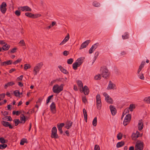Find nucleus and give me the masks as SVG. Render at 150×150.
I'll list each match as a JSON object with an SVG mask.
<instances>
[{
    "label": "nucleus",
    "mask_w": 150,
    "mask_h": 150,
    "mask_svg": "<svg viewBox=\"0 0 150 150\" xmlns=\"http://www.w3.org/2000/svg\"><path fill=\"white\" fill-rule=\"evenodd\" d=\"M94 49L92 46L89 50V54L92 53L94 50Z\"/></svg>",
    "instance_id": "6e6d98bb"
},
{
    "label": "nucleus",
    "mask_w": 150,
    "mask_h": 150,
    "mask_svg": "<svg viewBox=\"0 0 150 150\" xmlns=\"http://www.w3.org/2000/svg\"><path fill=\"white\" fill-rule=\"evenodd\" d=\"M82 100L83 102L84 103H86L87 101V100L86 98V97L84 96L82 97Z\"/></svg>",
    "instance_id": "13d9d810"
},
{
    "label": "nucleus",
    "mask_w": 150,
    "mask_h": 150,
    "mask_svg": "<svg viewBox=\"0 0 150 150\" xmlns=\"http://www.w3.org/2000/svg\"><path fill=\"white\" fill-rule=\"evenodd\" d=\"M51 137L54 139L58 138L59 137L58 135L57 134V129L56 127H54L52 129V133Z\"/></svg>",
    "instance_id": "20e7f679"
},
{
    "label": "nucleus",
    "mask_w": 150,
    "mask_h": 150,
    "mask_svg": "<svg viewBox=\"0 0 150 150\" xmlns=\"http://www.w3.org/2000/svg\"><path fill=\"white\" fill-rule=\"evenodd\" d=\"M129 35L128 33H126L123 35H122V39H127L129 38Z\"/></svg>",
    "instance_id": "4c0bfd02"
},
{
    "label": "nucleus",
    "mask_w": 150,
    "mask_h": 150,
    "mask_svg": "<svg viewBox=\"0 0 150 150\" xmlns=\"http://www.w3.org/2000/svg\"><path fill=\"white\" fill-rule=\"evenodd\" d=\"M97 118L96 117H95L94 118L92 122V124L94 126H96L97 125Z\"/></svg>",
    "instance_id": "f704fd0d"
},
{
    "label": "nucleus",
    "mask_w": 150,
    "mask_h": 150,
    "mask_svg": "<svg viewBox=\"0 0 150 150\" xmlns=\"http://www.w3.org/2000/svg\"><path fill=\"white\" fill-rule=\"evenodd\" d=\"M50 109L51 111L53 114H54L56 112V109L55 104L54 102H52L50 106Z\"/></svg>",
    "instance_id": "9d476101"
},
{
    "label": "nucleus",
    "mask_w": 150,
    "mask_h": 150,
    "mask_svg": "<svg viewBox=\"0 0 150 150\" xmlns=\"http://www.w3.org/2000/svg\"><path fill=\"white\" fill-rule=\"evenodd\" d=\"M91 41L90 40H87L83 43L79 48L80 50H81L83 48L86 47L90 43Z\"/></svg>",
    "instance_id": "9b49d317"
},
{
    "label": "nucleus",
    "mask_w": 150,
    "mask_h": 150,
    "mask_svg": "<svg viewBox=\"0 0 150 150\" xmlns=\"http://www.w3.org/2000/svg\"><path fill=\"white\" fill-rule=\"evenodd\" d=\"M14 84H15L14 83L13 81L8 82L5 85L4 88H5L6 89L7 88L8 86L13 85Z\"/></svg>",
    "instance_id": "a878e982"
},
{
    "label": "nucleus",
    "mask_w": 150,
    "mask_h": 150,
    "mask_svg": "<svg viewBox=\"0 0 150 150\" xmlns=\"http://www.w3.org/2000/svg\"><path fill=\"white\" fill-rule=\"evenodd\" d=\"M143 127V123L142 120H139L138 125V129L139 130H142Z\"/></svg>",
    "instance_id": "a211bd4d"
},
{
    "label": "nucleus",
    "mask_w": 150,
    "mask_h": 150,
    "mask_svg": "<svg viewBox=\"0 0 150 150\" xmlns=\"http://www.w3.org/2000/svg\"><path fill=\"white\" fill-rule=\"evenodd\" d=\"M142 136V134H140L139 132L137 131L136 133H134L132 135V138L133 140H135L139 137H141Z\"/></svg>",
    "instance_id": "ddd939ff"
},
{
    "label": "nucleus",
    "mask_w": 150,
    "mask_h": 150,
    "mask_svg": "<svg viewBox=\"0 0 150 150\" xmlns=\"http://www.w3.org/2000/svg\"><path fill=\"white\" fill-rule=\"evenodd\" d=\"M12 63V61L11 60H8L7 61L1 62V65L2 66H6L11 64Z\"/></svg>",
    "instance_id": "4be33fe9"
},
{
    "label": "nucleus",
    "mask_w": 150,
    "mask_h": 150,
    "mask_svg": "<svg viewBox=\"0 0 150 150\" xmlns=\"http://www.w3.org/2000/svg\"><path fill=\"white\" fill-rule=\"evenodd\" d=\"M101 76L100 74H98L94 77V79L96 80H99L101 79Z\"/></svg>",
    "instance_id": "ea45409f"
},
{
    "label": "nucleus",
    "mask_w": 150,
    "mask_h": 150,
    "mask_svg": "<svg viewBox=\"0 0 150 150\" xmlns=\"http://www.w3.org/2000/svg\"><path fill=\"white\" fill-rule=\"evenodd\" d=\"M96 105L98 109L100 110L101 109L102 104L100 99V97L99 94H98L96 97Z\"/></svg>",
    "instance_id": "423d86ee"
},
{
    "label": "nucleus",
    "mask_w": 150,
    "mask_h": 150,
    "mask_svg": "<svg viewBox=\"0 0 150 150\" xmlns=\"http://www.w3.org/2000/svg\"><path fill=\"white\" fill-rule=\"evenodd\" d=\"M110 109L112 114L113 115H114L116 113V110L115 108L113 106L110 105Z\"/></svg>",
    "instance_id": "2eb2a0df"
},
{
    "label": "nucleus",
    "mask_w": 150,
    "mask_h": 150,
    "mask_svg": "<svg viewBox=\"0 0 150 150\" xmlns=\"http://www.w3.org/2000/svg\"><path fill=\"white\" fill-rule=\"evenodd\" d=\"M63 90V86L62 84L60 86L56 84L54 85L52 88L53 91L55 93H59Z\"/></svg>",
    "instance_id": "7ed1b4c3"
},
{
    "label": "nucleus",
    "mask_w": 150,
    "mask_h": 150,
    "mask_svg": "<svg viewBox=\"0 0 150 150\" xmlns=\"http://www.w3.org/2000/svg\"><path fill=\"white\" fill-rule=\"evenodd\" d=\"M128 112H129L128 109H126L124 110V111L123 113H122V114L125 115L126 113H127Z\"/></svg>",
    "instance_id": "e2e57ef3"
},
{
    "label": "nucleus",
    "mask_w": 150,
    "mask_h": 150,
    "mask_svg": "<svg viewBox=\"0 0 150 150\" xmlns=\"http://www.w3.org/2000/svg\"><path fill=\"white\" fill-rule=\"evenodd\" d=\"M21 123H24L25 122V117L23 114H22L20 116Z\"/></svg>",
    "instance_id": "b1692460"
},
{
    "label": "nucleus",
    "mask_w": 150,
    "mask_h": 150,
    "mask_svg": "<svg viewBox=\"0 0 150 150\" xmlns=\"http://www.w3.org/2000/svg\"><path fill=\"white\" fill-rule=\"evenodd\" d=\"M43 65V63L42 62L39 63L35 65L33 69V72L34 75H36L39 72Z\"/></svg>",
    "instance_id": "f03ea898"
},
{
    "label": "nucleus",
    "mask_w": 150,
    "mask_h": 150,
    "mask_svg": "<svg viewBox=\"0 0 150 150\" xmlns=\"http://www.w3.org/2000/svg\"><path fill=\"white\" fill-rule=\"evenodd\" d=\"M15 13V14L18 16H20L21 14V12L18 10L16 11Z\"/></svg>",
    "instance_id": "864d4df0"
},
{
    "label": "nucleus",
    "mask_w": 150,
    "mask_h": 150,
    "mask_svg": "<svg viewBox=\"0 0 150 150\" xmlns=\"http://www.w3.org/2000/svg\"><path fill=\"white\" fill-rule=\"evenodd\" d=\"M25 15L28 17L33 18V14L31 13L26 12L25 13Z\"/></svg>",
    "instance_id": "2f4dec72"
},
{
    "label": "nucleus",
    "mask_w": 150,
    "mask_h": 150,
    "mask_svg": "<svg viewBox=\"0 0 150 150\" xmlns=\"http://www.w3.org/2000/svg\"><path fill=\"white\" fill-rule=\"evenodd\" d=\"M18 85L21 87H22L23 86V84L21 82H18Z\"/></svg>",
    "instance_id": "774afa93"
},
{
    "label": "nucleus",
    "mask_w": 150,
    "mask_h": 150,
    "mask_svg": "<svg viewBox=\"0 0 150 150\" xmlns=\"http://www.w3.org/2000/svg\"><path fill=\"white\" fill-rule=\"evenodd\" d=\"M74 60L73 59L70 58L67 60V63L68 64H71L73 62Z\"/></svg>",
    "instance_id": "79ce46f5"
},
{
    "label": "nucleus",
    "mask_w": 150,
    "mask_h": 150,
    "mask_svg": "<svg viewBox=\"0 0 150 150\" xmlns=\"http://www.w3.org/2000/svg\"><path fill=\"white\" fill-rule=\"evenodd\" d=\"M19 44H20L21 46H25L26 45L25 43L23 40H21L19 42Z\"/></svg>",
    "instance_id": "58836bf2"
},
{
    "label": "nucleus",
    "mask_w": 150,
    "mask_h": 150,
    "mask_svg": "<svg viewBox=\"0 0 150 150\" xmlns=\"http://www.w3.org/2000/svg\"><path fill=\"white\" fill-rule=\"evenodd\" d=\"M135 106L133 104H131L130 105L129 109L131 111H132L133 109L135 108Z\"/></svg>",
    "instance_id": "09e8293b"
},
{
    "label": "nucleus",
    "mask_w": 150,
    "mask_h": 150,
    "mask_svg": "<svg viewBox=\"0 0 150 150\" xmlns=\"http://www.w3.org/2000/svg\"><path fill=\"white\" fill-rule=\"evenodd\" d=\"M15 123V125L16 126L18 125L19 123H21L20 121L18 119H15L13 120Z\"/></svg>",
    "instance_id": "c9c22d12"
},
{
    "label": "nucleus",
    "mask_w": 150,
    "mask_h": 150,
    "mask_svg": "<svg viewBox=\"0 0 150 150\" xmlns=\"http://www.w3.org/2000/svg\"><path fill=\"white\" fill-rule=\"evenodd\" d=\"M131 119V115L130 114L127 115L125 117L123 124L124 126H126L128 124Z\"/></svg>",
    "instance_id": "0eeeda50"
},
{
    "label": "nucleus",
    "mask_w": 150,
    "mask_h": 150,
    "mask_svg": "<svg viewBox=\"0 0 150 150\" xmlns=\"http://www.w3.org/2000/svg\"><path fill=\"white\" fill-rule=\"evenodd\" d=\"M73 124V122L70 121H67L66 123V125L65 126V128L67 129H69L71 126Z\"/></svg>",
    "instance_id": "6ab92c4d"
},
{
    "label": "nucleus",
    "mask_w": 150,
    "mask_h": 150,
    "mask_svg": "<svg viewBox=\"0 0 150 150\" xmlns=\"http://www.w3.org/2000/svg\"><path fill=\"white\" fill-rule=\"evenodd\" d=\"M69 37H70L69 35V34L68 33L67 34V35L65 37L64 40L61 43H60L59 45H62L65 43L69 40Z\"/></svg>",
    "instance_id": "aec40b11"
},
{
    "label": "nucleus",
    "mask_w": 150,
    "mask_h": 150,
    "mask_svg": "<svg viewBox=\"0 0 150 150\" xmlns=\"http://www.w3.org/2000/svg\"><path fill=\"white\" fill-rule=\"evenodd\" d=\"M139 78L140 79H142V80H144V76L143 74H142L141 75H139Z\"/></svg>",
    "instance_id": "680f3d73"
},
{
    "label": "nucleus",
    "mask_w": 150,
    "mask_h": 150,
    "mask_svg": "<svg viewBox=\"0 0 150 150\" xmlns=\"http://www.w3.org/2000/svg\"><path fill=\"white\" fill-rule=\"evenodd\" d=\"M9 45H8L7 43H6L3 46L2 49L4 51L8 50L10 48Z\"/></svg>",
    "instance_id": "393cba45"
},
{
    "label": "nucleus",
    "mask_w": 150,
    "mask_h": 150,
    "mask_svg": "<svg viewBox=\"0 0 150 150\" xmlns=\"http://www.w3.org/2000/svg\"><path fill=\"white\" fill-rule=\"evenodd\" d=\"M21 59L19 58L16 60L15 61L13 62V64H16L20 62L21 61Z\"/></svg>",
    "instance_id": "49530a36"
},
{
    "label": "nucleus",
    "mask_w": 150,
    "mask_h": 150,
    "mask_svg": "<svg viewBox=\"0 0 150 150\" xmlns=\"http://www.w3.org/2000/svg\"><path fill=\"white\" fill-rule=\"evenodd\" d=\"M122 146V142H118L116 145V147L119 148Z\"/></svg>",
    "instance_id": "de8ad7c7"
},
{
    "label": "nucleus",
    "mask_w": 150,
    "mask_h": 150,
    "mask_svg": "<svg viewBox=\"0 0 150 150\" xmlns=\"http://www.w3.org/2000/svg\"><path fill=\"white\" fill-rule=\"evenodd\" d=\"M7 146L6 144H0V149H5Z\"/></svg>",
    "instance_id": "a19ab883"
},
{
    "label": "nucleus",
    "mask_w": 150,
    "mask_h": 150,
    "mask_svg": "<svg viewBox=\"0 0 150 150\" xmlns=\"http://www.w3.org/2000/svg\"><path fill=\"white\" fill-rule=\"evenodd\" d=\"M6 4L5 2H3L0 6V10L3 14H4L6 11Z\"/></svg>",
    "instance_id": "1a4fd4ad"
},
{
    "label": "nucleus",
    "mask_w": 150,
    "mask_h": 150,
    "mask_svg": "<svg viewBox=\"0 0 150 150\" xmlns=\"http://www.w3.org/2000/svg\"><path fill=\"white\" fill-rule=\"evenodd\" d=\"M41 16V15L39 14H33V18H36Z\"/></svg>",
    "instance_id": "c03bdc74"
},
{
    "label": "nucleus",
    "mask_w": 150,
    "mask_h": 150,
    "mask_svg": "<svg viewBox=\"0 0 150 150\" xmlns=\"http://www.w3.org/2000/svg\"><path fill=\"white\" fill-rule=\"evenodd\" d=\"M53 95H51L48 97V98L46 100V103L48 104L50 101V100L53 97Z\"/></svg>",
    "instance_id": "8fccbe9b"
},
{
    "label": "nucleus",
    "mask_w": 150,
    "mask_h": 150,
    "mask_svg": "<svg viewBox=\"0 0 150 150\" xmlns=\"http://www.w3.org/2000/svg\"><path fill=\"white\" fill-rule=\"evenodd\" d=\"M0 142L2 144H4L6 143V141L3 137L0 138Z\"/></svg>",
    "instance_id": "a18cd8bd"
},
{
    "label": "nucleus",
    "mask_w": 150,
    "mask_h": 150,
    "mask_svg": "<svg viewBox=\"0 0 150 150\" xmlns=\"http://www.w3.org/2000/svg\"><path fill=\"white\" fill-rule=\"evenodd\" d=\"M135 150H142L143 149V143L140 141H137L135 146Z\"/></svg>",
    "instance_id": "39448f33"
},
{
    "label": "nucleus",
    "mask_w": 150,
    "mask_h": 150,
    "mask_svg": "<svg viewBox=\"0 0 150 150\" xmlns=\"http://www.w3.org/2000/svg\"><path fill=\"white\" fill-rule=\"evenodd\" d=\"M1 124L4 126L5 127H8L10 129H11L13 128V127L8 122L3 121L1 122Z\"/></svg>",
    "instance_id": "f3484780"
},
{
    "label": "nucleus",
    "mask_w": 150,
    "mask_h": 150,
    "mask_svg": "<svg viewBox=\"0 0 150 150\" xmlns=\"http://www.w3.org/2000/svg\"><path fill=\"white\" fill-rule=\"evenodd\" d=\"M103 95L105 97V100L109 103L112 104L113 101V100L108 95L107 93H103Z\"/></svg>",
    "instance_id": "6e6552de"
},
{
    "label": "nucleus",
    "mask_w": 150,
    "mask_h": 150,
    "mask_svg": "<svg viewBox=\"0 0 150 150\" xmlns=\"http://www.w3.org/2000/svg\"><path fill=\"white\" fill-rule=\"evenodd\" d=\"M144 101L147 103L150 104V96L145 98Z\"/></svg>",
    "instance_id": "7c9ffc66"
},
{
    "label": "nucleus",
    "mask_w": 150,
    "mask_h": 150,
    "mask_svg": "<svg viewBox=\"0 0 150 150\" xmlns=\"http://www.w3.org/2000/svg\"><path fill=\"white\" fill-rule=\"evenodd\" d=\"M69 54V52L68 51L65 50L63 52V54L64 56H67Z\"/></svg>",
    "instance_id": "4d7b16f0"
},
{
    "label": "nucleus",
    "mask_w": 150,
    "mask_h": 150,
    "mask_svg": "<svg viewBox=\"0 0 150 150\" xmlns=\"http://www.w3.org/2000/svg\"><path fill=\"white\" fill-rule=\"evenodd\" d=\"M117 137L118 140L122 138V134L121 133H119L117 134Z\"/></svg>",
    "instance_id": "3c124183"
},
{
    "label": "nucleus",
    "mask_w": 150,
    "mask_h": 150,
    "mask_svg": "<svg viewBox=\"0 0 150 150\" xmlns=\"http://www.w3.org/2000/svg\"><path fill=\"white\" fill-rule=\"evenodd\" d=\"M85 59L84 57H81L78 58L76 61V62L80 66L83 62V60Z\"/></svg>",
    "instance_id": "412c9836"
},
{
    "label": "nucleus",
    "mask_w": 150,
    "mask_h": 150,
    "mask_svg": "<svg viewBox=\"0 0 150 150\" xmlns=\"http://www.w3.org/2000/svg\"><path fill=\"white\" fill-rule=\"evenodd\" d=\"M58 68L60 69V70L63 73L65 74H68V72L65 69H64L62 67L61 65L58 66Z\"/></svg>",
    "instance_id": "5701e85b"
},
{
    "label": "nucleus",
    "mask_w": 150,
    "mask_h": 150,
    "mask_svg": "<svg viewBox=\"0 0 150 150\" xmlns=\"http://www.w3.org/2000/svg\"><path fill=\"white\" fill-rule=\"evenodd\" d=\"M17 48L16 47H14L13 48L12 50H10L8 52L9 53H15L16 52V50H17Z\"/></svg>",
    "instance_id": "c756f323"
},
{
    "label": "nucleus",
    "mask_w": 150,
    "mask_h": 150,
    "mask_svg": "<svg viewBox=\"0 0 150 150\" xmlns=\"http://www.w3.org/2000/svg\"><path fill=\"white\" fill-rule=\"evenodd\" d=\"M20 9L22 11H26L30 12L32 11L31 9L28 6L20 7Z\"/></svg>",
    "instance_id": "f8f14e48"
},
{
    "label": "nucleus",
    "mask_w": 150,
    "mask_h": 150,
    "mask_svg": "<svg viewBox=\"0 0 150 150\" xmlns=\"http://www.w3.org/2000/svg\"><path fill=\"white\" fill-rule=\"evenodd\" d=\"M31 67V66L29 64H25L24 65V69L26 70L28 69H30Z\"/></svg>",
    "instance_id": "72a5a7b5"
},
{
    "label": "nucleus",
    "mask_w": 150,
    "mask_h": 150,
    "mask_svg": "<svg viewBox=\"0 0 150 150\" xmlns=\"http://www.w3.org/2000/svg\"><path fill=\"white\" fill-rule=\"evenodd\" d=\"M83 115L84 117L85 120L86 122H87V112L85 109H83Z\"/></svg>",
    "instance_id": "bb28decb"
},
{
    "label": "nucleus",
    "mask_w": 150,
    "mask_h": 150,
    "mask_svg": "<svg viewBox=\"0 0 150 150\" xmlns=\"http://www.w3.org/2000/svg\"><path fill=\"white\" fill-rule=\"evenodd\" d=\"M100 71L101 75L104 78H106L110 75V73L108 70L105 67L101 68Z\"/></svg>",
    "instance_id": "f257e3e1"
},
{
    "label": "nucleus",
    "mask_w": 150,
    "mask_h": 150,
    "mask_svg": "<svg viewBox=\"0 0 150 150\" xmlns=\"http://www.w3.org/2000/svg\"><path fill=\"white\" fill-rule=\"evenodd\" d=\"M77 85L80 88H83V85L81 81H79L77 82Z\"/></svg>",
    "instance_id": "e433bc0d"
},
{
    "label": "nucleus",
    "mask_w": 150,
    "mask_h": 150,
    "mask_svg": "<svg viewBox=\"0 0 150 150\" xmlns=\"http://www.w3.org/2000/svg\"><path fill=\"white\" fill-rule=\"evenodd\" d=\"M82 88V92H83L84 93L85 95H88L89 93V90L88 87L87 86H85L84 87H83Z\"/></svg>",
    "instance_id": "dca6fc26"
},
{
    "label": "nucleus",
    "mask_w": 150,
    "mask_h": 150,
    "mask_svg": "<svg viewBox=\"0 0 150 150\" xmlns=\"http://www.w3.org/2000/svg\"><path fill=\"white\" fill-rule=\"evenodd\" d=\"M100 148L98 145H96L94 147L95 150H100Z\"/></svg>",
    "instance_id": "052dcab7"
},
{
    "label": "nucleus",
    "mask_w": 150,
    "mask_h": 150,
    "mask_svg": "<svg viewBox=\"0 0 150 150\" xmlns=\"http://www.w3.org/2000/svg\"><path fill=\"white\" fill-rule=\"evenodd\" d=\"M100 4L96 1H94L93 3V5L95 7H98L100 6Z\"/></svg>",
    "instance_id": "37998d69"
},
{
    "label": "nucleus",
    "mask_w": 150,
    "mask_h": 150,
    "mask_svg": "<svg viewBox=\"0 0 150 150\" xmlns=\"http://www.w3.org/2000/svg\"><path fill=\"white\" fill-rule=\"evenodd\" d=\"M73 68L74 70H76L77 69L78 67H79L80 65L76 62L73 64Z\"/></svg>",
    "instance_id": "cd10ccee"
},
{
    "label": "nucleus",
    "mask_w": 150,
    "mask_h": 150,
    "mask_svg": "<svg viewBox=\"0 0 150 150\" xmlns=\"http://www.w3.org/2000/svg\"><path fill=\"white\" fill-rule=\"evenodd\" d=\"M115 85L111 81L109 82V84L107 88L108 90L114 89L115 88Z\"/></svg>",
    "instance_id": "4468645a"
},
{
    "label": "nucleus",
    "mask_w": 150,
    "mask_h": 150,
    "mask_svg": "<svg viewBox=\"0 0 150 150\" xmlns=\"http://www.w3.org/2000/svg\"><path fill=\"white\" fill-rule=\"evenodd\" d=\"M99 45V43H96L92 46V47L94 49L96 48Z\"/></svg>",
    "instance_id": "603ef678"
},
{
    "label": "nucleus",
    "mask_w": 150,
    "mask_h": 150,
    "mask_svg": "<svg viewBox=\"0 0 150 150\" xmlns=\"http://www.w3.org/2000/svg\"><path fill=\"white\" fill-rule=\"evenodd\" d=\"M64 123H61L59 124H57V127L58 129H62V127L64 126Z\"/></svg>",
    "instance_id": "473e14b6"
},
{
    "label": "nucleus",
    "mask_w": 150,
    "mask_h": 150,
    "mask_svg": "<svg viewBox=\"0 0 150 150\" xmlns=\"http://www.w3.org/2000/svg\"><path fill=\"white\" fill-rule=\"evenodd\" d=\"M16 70L15 69H14V68L11 69L10 70H9V72L10 73H12V72H13V71H16Z\"/></svg>",
    "instance_id": "338daca9"
},
{
    "label": "nucleus",
    "mask_w": 150,
    "mask_h": 150,
    "mask_svg": "<svg viewBox=\"0 0 150 150\" xmlns=\"http://www.w3.org/2000/svg\"><path fill=\"white\" fill-rule=\"evenodd\" d=\"M23 76V75H21L19 77L17 78V79L18 81L22 80Z\"/></svg>",
    "instance_id": "69168bd1"
},
{
    "label": "nucleus",
    "mask_w": 150,
    "mask_h": 150,
    "mask_svg": "<svg viewBox=\"0 0 150 150\" xmlns=\"http://www.w3.org/2000/svg\"><path fill=\"white\" fill-rule=\"evenodd\" d=\"M6 117L7 119H8V121H11L12 120V118L10 116H6Z\"/></svg>",
    "instance_id": "0e129e2a"
},
{
    "label": "nucleus",
    "mask_w": 150,
    "mask_h": 150,
    "mask_svg": "<svg viewBox=\"0 0 150 150\" xmlns=\"http://www.w3.org/2000/svg\"><path fill=\"white\" fill-rule=\"evenodd\" d=\"M26 142V139L22 140L21 141L20 144L21 145H23Z\"/></svg>",
    "instance_id": "bf43d9fd"
},
{
    "label": "nucleus",
    "mask_w": 150,
    "mask_h": 150,
    "mask_svg": "<svg viewBox=\"0 0 150 150\" xmlns=\"http://www.w3.org/2000/svg\"><path fill=\"white\" fill-rule=\"evenodd\" d=\"M14 93L16 96L20 97L21 94L19 91L16 90L14 91Z\"/></svg>",
    "instance_id": "c85d7f7f"
},
{
    "label": "nucleus",
    "mask_w": 150,
    "mask_h": 150,
    "mask_svg": "<svg viewBox=\"0 0 150 150\" xmlns=\"http://www.w3.org/2000/svg\"><path fill=\"white\" fill-rule=\"evenodd\" d=\"M145 64V62H142L141 65H140L139 68L142 69V68L143 67Z\"/></svg>",
    "instance_id": "5fc2aeb1"
}]
</instances>
